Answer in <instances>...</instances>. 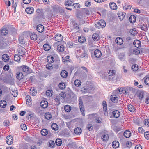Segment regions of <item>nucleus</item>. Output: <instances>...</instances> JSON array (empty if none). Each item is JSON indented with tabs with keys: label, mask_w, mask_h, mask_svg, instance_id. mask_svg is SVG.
<instances>
[{
	"label": "nucleus",
	"mask_w": 149,
	"mask_h": 149,
	"mask_svg": "<svg viewBox=\"0 0 149 149\" xmlns=\"http://www.w3.org/2000/svg\"><path fill=\"white\" fill-rule=\"evenodd\" d=\"M115 72L114 70H109L108 72V74L104 73L103 76L105 79L107 81H112L115 77Z\"/></svg>",
	"instance_id": "obj_1"
},
{
	"label": "nucleus",
	"mask_w": 149,
	"mask_h": 149,
	"mask_svg": "<svg viewBox=\"0 0 149 149\" xmlns=\"http://www.w3.org/2000/svg\"><path fill=\"white\" fill-rule=\"evenodd\" d=\"M18 69L28 74L31 73L32 72V70L30 68L26 65H22L18 67Z\"/></svg>",
	"instance_id": "obj_2"
},
{
	"label": "nucleus",
	"mask_w": 149,
	"mask_h": 149,
	"mask_svg": "<svg viewBox=\"0 0 149 149\" xmlns=\"http://www.w3.org/2000/svg\"><path fill=\"white\" fill-rule=\"evenodd\" d=\"M47 61L50 64L48 65H46V68H47L51 70L53 68L52 67V65L51 64L54 61V59L53 57L51 56L50 57L49 56L47 58Z\"/></svg>",
	"instance_id": "obj_3"
},
{
	"label": "nucleus",
	"mask_w": 149,
	"mask_h": 149,
	"mask_svg": "<svg viewBox=\"0 0 149 149\" xmlns=\"http://www.w3.org/2000/svg\"><path fill=\"white\" fill-rule=\"evenodd\" d=\"M105 26V22L102 19L100 20L99 21L97 22L95 24V26L97 28L101 27V28H103Z\"/></svg>",
	"instance_id": "obj_4"
},
{
	"label": "nucleus",
	"mask_w": 149,
	"mask_h": 149,
	"mask_svg": "<svg viewBox=\"0 0 149 149\" xmlns=\"http://www.w3.org/2000/svg\"><path fill=\"white\" fill-rule=\"evenodd\" d=\"M18 54L20 56L23 57L25 56L26 49L22 46L20 47L18 50Z\"/></svg>",
	"instance_id": "obj_5"
},
{
	"label": "nucleus",
	"mask_w": 149,
	"mask_h": 149,
	"mask_svg": "<svg viewBox=\"0 0 149 149\" xmlns=\"http://www.w3.org/2000/svg\"><path fill=\"white\" fill-rule=\"evenodd\" d=\"M8 30L6 26H3L1 31H0V36H5L8 33Z\"/></svg>",
	"instance_id": "obj_6"
},
{
	"label": "nucleus",
	"mask_w": 149,
	"mask_h": 149,
	"mask_svg": "<svg viewBox=\"0 0 149 149\" xmlns=\"http://www.w3.org/2000/svg\"><path fill=\"white\" fill-rule=\"evenodd\" d=\"M6 143L8 145H10L13 143V138L11 136H8L6 139Z\"/></svg>",
	"instance_id": "obj_7"
},
{
	"label": "nucleus",
	"mask_w": 149,
	"mask_h": 149,
	"mask_svg": "<svg viewBox=\"0 0 149 149\" xmlns=\"http://www.w3.org/2000/svg\"><path fill=\"white\" fill-rule=\"evenodd\" d=\"M18 70L17 72L16 77L18 79L20 80L23 78L24 75L21 70Z\"/></svg>",
	"instance_id": "obj_8"
},
{
	"label": "nucleus",
	"mask_w": 149,
	"mask_h": 149,
	"mask_svg": "<svg viewBox=\"0 0 149 149\" xmlns=\"http://www.w3.org/2000/svg\"><path fill=\"white\" fill-rule=\"evenodd\" d=\"M102 105L103 106V108L104 115L106 116H107L108 115V113L107 109V105L106 102L105 101H103Z\"/></svg>",
	"instance_id": "obj_9"
},
{
	"label": "nucleus",
	"mask_w": 149,
	"mask_h": 149,
	"mask_svg": "<svg viewBox=\"0 0 149 149\" xmlns=\"http://www.w3.org/2000/svg\"><path fill=\"white\" fill-rule=\"evenodd\" d=\"M34 11V8L33 7H27L25 9L26 12L28 14H31Z\"/></svg>",
	"instance_id": "obj_10"
},
{
	"label": "nucleus",
	"mask_w": 149,
	"mask_h": 149,
	"mask_svg": "<svg viewBox=\"0 0 149 149\" xmlns=\"http://www.w3.org/2000/svg\"><path fill=\"white\" fill-rule=\"evenodd\" d=\"M26 104L28 106H30L31 104V99L30 96L27 95L26 97Z\"/></svg>",
	"instance_id": "obj_11"
},
{
	"label": "nucleus",
	"mask_w": 149,
	"mask_h": 149,
	"mask_svg": "<svg viewBox=\"0 0 149 149\" xmlns=\"http://www.w3.org/2000/svg\"><path fill=\"white\" fill-rule=\"evenodd\" d=\"M56 41L58 42H60L63 40V37L60 34H56L55 37Z\"/></svg>",
	"instance_id": "obj_12"
},
{
	"label": "nucleus",
	"mask_w": 149,
	"mask_h": 149,
	"mask_svg": "<svg viewBox=\"0 0 149 149\" xmlns=\"http://www.w3.org/2000/svg\"><path fill=\"white\" fill-rule=\"evenodd\" d=\"M44 16V12L42 9H38V17L43 18Z\"/></svg>",
	"instance_id": "obj_13"
},
{
	"label": "nucleus",
	"mask_w": 149,
	"mask_h": 149,
	"mask_svg": "<svg viewBox=\"0 0 149 149\" xmlns=\"http://www.w3.org/2000/svg\"><path fill=\"white\" fill-rule=\"evenodd\" d=\"M40 106L43 108H46L48 106V102L46 101H42L40 103Z\"/></svg>",
	"instance_id": "obj_14"
},
{
	"label": "nucleus",
	"mask_w": 149,
	"mask_h": 149,
	"mask_svg": "<svg viewBox=\"0 0 149 149\" xmlns=\"http://www.w3.org/2000/svg\"><path fill=\"white\" fill-rule=\"evenodd\" d=\"M30 93L33 96L36 95L37 93L36 90L34 87H32L30 89Z\"/></svg>",
	"instance_id": "obj_15"
},
{
	"label": "nucleus",
	"mask_w": 149,
	"mask_h": 149,
	"mask_svg": "<svg viewBox=\"0 0 149 149\" xmlns=\"http://www.w3.org/2000/svg\"><path fill=\"white\" fill-rule=\"evenodd\" d=\"M60 134L61 136L66 137H68L70 136V133L68 131H61Z\"/></svg>",
	"instance_id": "obj_16"
},
{
	"label": "nucleus",
	"mask_w": 149,
	"mask_h": 149,
	"mask_svg": "<svg viewBox=\"0 0 149 149\" xmlns=\"http://www.w3.org/2000/svg\"><path fill=\"white\" fill-rule=\"evenodd\" d=\"M65 5L68 6H71L75 5L72 0H67L65 2Z\"/></svg>",
	"instance_id": "obj_17"
},
{
	"label": "nucleus",
	"mask_w": 149,
	"mask_h": 149,
	"mask_svg": "<svg viewBox=\"0 0 149 149\" xmlns=\"http://www.w3.org/2000/svg\"><path fill=\"white\" fill-rule=\"evenodd\" d=\"M133 44L137 48L140 47L141 45V42L138 40H136L134 41Z\"/></svg>",
	"instance_id": "obj_18"
},
{
	"label": "nucleus",
	"mask_w": 149,
	"mask_h": 149,
	"mask_svg": "<svg viewBox=\"0 0 149 149\" xmlns=\"http://www.w3.org/2000/svg\"><path fill=\"white\" fill-rule=\"evenodd\" d=\"M94 54L96 57L99 58L101 56L102 53L100 50L96 49L94 51Z\"/></svg>",
	"instance_id": "obj_19"
},
{
	"label": "nucleus",
	"mask_w": 149,
	"mask_h": 149,
	"mask_svg": "<svg viewBox=\"0 0 149 149\" xmlns=\"http://www.w3.org/2000/svg\"><path fill=\"white\" fill-rule=\"evenodd\" d=\"M137 97L140 99L141 100L144 97V93L143 91H138L137 93Z\"/></svg>",
	"instance_id": "obj_20"
},
{
	"label": "nucleus",
	"mask_w": 149,
	"mask_h": 149,
	"mask_svg": "<svg viewBox=\"0 0 149 149\" xmlns=\"http://www.w3.org/2000/svg\"><path fill=\"white\" fill-rule=\"evenodd\" d=\"M110 99L113 102H117L118 101V98L115 95H111L110 97Z\"/></svg>",
	"instance_id": "obj_21"
},
{
	"label": "nucleus",
	"mask_w": 149,
	"mask_h": 149,
	"mask_svg": "<svg viewBox=\"0 0 149 149\" xmlns=\"http://www.w3.org/2000/svg\"><path fill=\"white\" fill-rule=\"evenodd\" d=\"M101 138L103 141L106 142L108 140L109 136L107 134H104L102 135Z\"/></svg>",
	"instance_id": "obj_22"
},
{
	"label": "nucleus",
	"mask_w": 149,
	"mask_h": 149,
	"mask_svg": "<svg viewBox=\"0 0 149 149\" xmlns=\"http://www.w3.org/2000/svg\"><path fill=\"white\" fill-rule=\"evenodd\" d=\"M109 5L110 8L112 10H115L117 8L116 5L113 2L110 3Z\"/></svg>",
	"instance_id": "obj_23"
},
{
	"label": "nucleus",
	"mask_w": 149,
	"mask_h": 149,
	"mask_svg": "<svg viewBox=\"0 0 149 149\" xmlns=\"http://www.w3.org/2000/svg\"><path fill=\"white\" fill-rule=\"evenodd\" d=\"M92 38L95 41H98L100 39V36L98 34L94 33L92 35Z\"/></svg>",
	"instance_id": "obj_24"
},
{
	"label": "nucleus",
	"mask_w": 149,
	"mask_h": 149,
	"mask_svg": "<svg viewBox=\"0 0 149 149\" xmlns=\"http://www.w3.org/2000/svg\"><path fill=\"white\" fill-rule=\"evenodd\" d=\"M113 116L115 118H118L120 115V112L118 110H115L112 112Z\"/></svg>",
	"instance_id": "obj_25"
},
{
	"label": "nucleus",
	"mask_w": 149,
	"mask_h": 149,
	"mask_svg": "<svg viewBox=\"0 0 149 149\" xmlns=\"http://www.w3.org/2000/svg\"><path fill=\"white\" fill-rule=\"evenodd\" d=\"M115 41L117 44L119 45H121L123 43L122 39L120 37L117 38L116 39Z\"/></svg>",
	"instance_id": "obj_26"
},
{
	"label": "nucleus",
	"mask_w": 149,
	"mask_h": 149,
	"mask_svg": "<svg viewBox=\"0 0 149 149\" xmlns=\"http://www.w3.org/2000/svg\"><path fill=\"white\" fill-rule=\"evenodd\" d=\"M112 145L113 148H116L119 146V143L118 141H115L112 142Z\"/></svg>",
	"instance_id": "obj_27"
},
{
	"label": "nucleus",
	"mask_w": 149,
	"mask_h": 149,
	"mask_svg": "<svg viewBox=\"0 0 149 149\" xmlns=\"http://www.w3.org/2000/svg\"><path fill=\"white\" fill-rule=\"evenodd\" d=\"M129 21L132 23H134L136 21V17L134 15H131L129 19Z\"/></svg>",
	"instance_id": "obj_28"
},
{
	"label": "nucleus",
	"mask_w": 149,
	"mask_h": 149,
	"mask_svg": "<svg viewBox=\"0 0 149 149\" xmlns=\"http://www.w3.org/2000/svg\"><path fill=\"white\" fill-rule=\"evenodd\" d=\"M2 60L4 62L8 61L9 59V56L7 54H4L2 56Z\"/></svg>",
	"instance_id": "obj_29"
},
{
	"label": "nucleus",
	"mask_w": 149,
	"mask_h": 149,
	"mask_svg": "<svg viewBox=\"0 0 149 149\" xmlns=\"http://www.w3.org/2000/svg\"><path fill=\"white\" fill-rule=\"evenodd\" d=\"M131 133L130 131H125L124 132V136L127 138H129L130 136Z\"/></svg>",
	"instance_id": "obj_30"
},
{
	"label": "nucleus",
	"mask_w": 149,
	"mask_h": 149,
	"mask_svg": "<svg viewBox=\"0 0 149 149\" xmlns=\"http://www.w3.org/2000/svg\"><path fill=\"white\" fill-rule=\"evenodd\" d=\"M61 75L63 78H66L68 76V72H67L65 70H62L61 72Z\"/></svg>",
	"instance_id": "obj_31"
},
{
	"label": "nucleus",
	"mask_w": 149,
	"mask_h": 149,
	"mask_svg": "<svg viewBox=\"0 0 149 149\" xmlns=\"http://www.w3.org/2000/svg\"><path fill=\"white\" fill-rule=\"evenodd\" d=\"M44 31V26L41 24L38 25V32L42 33Z\"/></svg>",
	"instance_id": "obj_32"
},
{
	"label": "nucleus",
	"mask_w": 149,
	"mask_h": 149,
	"mask_svg": "<svg viewBox=\"0 0 149 149\" xmlns=\"http://www.w3.org/2000/svg\"><path fill=\"white\" fill-rule=\"evenodd\" d=\"M6 106V101L2 100L0 101V107H1L5 108Z\"/></svg>",
	"instance_id": "obj_33"
},
{
	"label": "nucleus",
	"mask_w": 149,
	"mask_h": 149,
	"mask_svg": "<svg viewBox=\"0 0 149 149\" xmlns=\"http://www.w3.org/2000/svg\"><path fill=\"white\" fill-rule=\"evenodd\" d=\"M125 15V13L121 12L118 14V15L119 17L120 20V21H122L123 18H124Z\"/></svg>",
	"instance_id": "obj_34"
},
{
	"label": "nucleus",
	"mask_w": 149,
	"mask_h": 149,
	"mask_svg": "<svg viewBox=\"0 0 149 149\" xmlns=\"http://www.w3.org/2000/svg\"><path fill=\"white\" fill-rule=\"evenodd\" d=\"M86 40L85 38L83 36H81L78 38V41L80 43L84 42Z\"/></svg>",
	"instance_id": "obj_35"
},
{
	"label": "nucleus",
	"mask_w": 149,
	"mask_h": 149,
	"mask_svg": "<svg viewBox=\"0 0 149 149\" xmlns=\"http://www.w3.org/2000/svg\"><path fill=\"white\" fill-rule=\"evenodd\" d=\"M57 50L60 52H63L64 51V47L61 45H60L57 46Z\"/></svg>",
	"instance_id": "obj_36"
},
{
	"label": "nucleus",
	"mask_w": 149,
	"mask_h": 149,
	"mask_svg": "<svg viewBox=\"0 0 149 149\" xmlns=\"http://www.w3.org/2000/svg\"><path fill=\"white\" fill-rule=\"evenodd\" d=\"M52 129L54 130H58V126L55 123H53L51 126Z\"/></svg>",
	"instance_id": "obj_37"
},
{
	"label": "nucleus",
	"mask_w": 149,
	"mask_h": 149,
	"mask_svg": "<svg viewBox=\"0 0 149 149\" xmlns=\"http://www.w3.org/2000/svg\"><path fill=\"white\" fill-rule=\"evenodd\" d=\"M19 43L22 45L25 43V41L24 40V37L23 35H21L19 38Z\"/></svg>",
	"instance_id": "obj_38"
},
{
	"label": "nucleus",
	"mask_w": 149,
	"mask_h": 149,
	"mask_svg": "<svg viewBox=\"0 0 149 149\" xmlns=\"http://www.w3.org/2000/svg\"><path fill=\"white\" fill-rule=\"evenodd\" d=\"M43 47L44 50L46 51H48L51 49L50 46L47 44H44Z\"/></svg>",
	"instance_id": "obj_39"
},
{
	"label": "nucleus",
	"mask_w": 149,
	"mask_h": 149,
	"mask_svg": "<svg viewBox=\"0 0 149 149\" xmlns=\"http://www.w3.org/2000/svg\"><path fill=\"white\" fill-rule=\"evenodd\" d=\"M77 18L80 19V20L83 18L84 16V14L81 12H78L76 15Z\"/></svg>",
	"instance_id": "obj_40"
},
{
	"label": "nucleus",
	"mask_w": 149,
	"mask_h": 149,
	"mask_svg": "<svg viewBox=\"0 0 149 149\" xmlns=\"http://www.w3.org/2000/svg\"><path fill=\"white\" fill-rule=\"evenodd\" d=\"M64 109L65 111L69 112L71 110V107L69 105H66L64 107Z\"/></svg>",
	"instance_id": "obj_41"
},
{
	"label": "nucleus",
	"mask_w": 149,
	"mask_h": 149,
	"mask_svg": "<svg viewBox=\"0 0 149 149\" xmlns=\"http://www.w3.org/2000/svg\"><path fill=\"white\" fill-rule=\"evenodd\" d=\"M30 37L31 40H36L37 38V36L36 34L33 33L31 35Z\"/></svg>",
	"instance_id": "obj_42"
},
{
	"label": "nucleus",
	"mask_w": 149,
	"mask_h": 149,
	"mask_svg": "<svg viewBox=\"0 0 149 149\" xmlns=\"http://www.w3.org/2000/svg\"><path fill=\"white\" fill-rule=\"evenodd\" d=\"M14 59L15 61H19L21 59L20 56L19 55V54H15L14 56Z\"/></svg>",
	"instance_id": "obj_43"
},
{
	"label": "nucleus",
	"mask_w": 149,
	"mask_h": 149,
	"mask_svg": "<svg viewBox=\"0 0 149 149\" xmlns=\"http://www.w3.org/2000/svg\"><path fill=\"white\" fill-rule=\"evenodd\" d=\"M55 143L57 146H61L62 143L61 140L60 139H56L55 141Z\"/></svg>",
	"instance_id": "obj_44"
},
{
	"label": "nucleus",
	"mask_w": 149,
	"mask_h": 149,
	"mask_svg": "<svg viewBox=\"0 0 149 149\" xmlns=\"http://www.w3.org/2000/svg\"><path fill=\"white\" fill-rule=\"evenodd\" d=\"M94 88L92 86H90L89 87L86 89V92L87 93H90L93 91L94 90Z\"/></svg>",
	"instance_id": "obj_45"
},
{
	"label": "nucleus",
	"mask_w": 149,
	"mask_h": 149,
	"mask_svg": "<svg viewBox=\"0 0 149 149\" xmlns=\"http://www.w3.org/2000/svg\"><path fill=\"white\" fill-rule=\"evenodd\" d=\"M88 55L86 52H85L82 53L81 55V57L84 58L85 59H86L88 58Z\"/></svg>",
	"instance_id": "obj_46"
},
{
	"label": "nucleus",
	"mask_w": 149,
	"mask_h": 149,
	"mask_svg": "<svg viewBox=\"0 0 149 149\" xmlns=\"http://www.w3.org/2000/svg\"><path fill=\"white\" fill-rule=\"evenodd\" d=\"M129 110L131 112L134 111L135 109L134 107L132 105L130 104L128 106Z\"/></svg>",
	"instance_id": "obj_47"
},
{
	"label": "nucleus",
	"mask_w": 149,
	"mask_h": 149,
	"mask_svg": "<svg viewBox=\"0 0 149 149\" xmlns=\"http://www.w3.org/2000/svg\"><path fill=\"white\" fill-rule=\"evenodd\" d=\"M52 116L49 113H45V117L47 120H49L52 118Z\"/></svg>",
	"instance_id": "obj_48"
},
{
	"label": "nucleus",
	"mask_w": 149,
	"mask_h": 149,
	"mask_svg": "<svg viewBox=\"0 0 149 149\" xmlns=\"http://www.w3.org/2000/svg\"><path fill=\"white\" fill-rule=\"evenodd\" d=\"M52 90H48L46 91V95L47 96H51L52 95Z\"/></svg>",
	"instance_id": "obj_49"
},
{
	"label": "nucleus",
	"mask_w": 149,
	"mask_h": 149,
	"mask_svg": "<svg viewBox=\"0 0 149 149\" xmlns=\"http://www.w3.org/2000/svg\"><path fill=\"white\" fill-rule=\"evenodd\" d=\"M81 82L78 80H76L74 81V84L77 86H79L81 84Z\"/></svg>",
	"instance_id": "obj_50"
},
{
	"label": "nucleus",
	"mask_w": 149,
	"mask_h": 149,
	"mask_svg": "<svg viewBox=\"0 0 149 149\" xmlns=\"http://www.w3.org/2000/svg\"><path fill=\"white\" fill-rule=\"evenodd\" d=\"M130 34L133 36H135L137 34V32L134 29L130 30Z\"/></svg>",
	"instance_id": "obj_51"
},
{
	"label": "nucleus",
	"mask_w": 149,
	"mask_h": 149,
	"mask_svg": "<svg viewBox=\"0 0 149 149\" xmlns=\"http://www.w3.org/2000/svg\"><path fill=\"white\" fill-rule=\"evenodd\" d=\"M80 111L82 113V115L84 116L85 115V110L84 107H79Z\"/></svg>",
	"instance_id": "obj_52"
},
{
	"label": "nucleus",
	"mask_w": 149,
	"mask_h": 149,
	"mask_svg": "<svg viewBox=\"0 0 149 149\" xmlns=\"http://www.w3.org/2000/svg\"><path fill=\"white\" fill-rule=\"evenodd\" d=\"M79 107H83V104L82 99L81 97H79Z\"/></svg>",
	"instance_id": "obj_53"
},
{
	"label": "nucleus",
	"mask_w": 149,
	"mask_h": 149,
	"mask_svg": "<svg viewBox=\"0 0 149 149\" xmlns=\"http://www.w3.org/2000/svg\"><path fill=\"white\" fill-rule=\"evenodd\" d=\"M145 138L147 139H149V131H146L144 133Z\"/></svg>",
	"instance_id": "obj_54"
},
{
	"label": "nucleus",
	"mask_w": 149,
	"mask_h": 149,
	"mask_svg": "<svg viewBox=\"0 0 149 149\" xmlns=\"http://www.w3.org/2000/svg\"><path fill=\"white\" fill-rule=\"evenodd\" d=\"M11 93L14 97H16L17 95V90L12 91Z\"/></svg>",
	"instance_id": "obj_55"
},
{
	"label": "nucleus",
	"mask_w": 149,
	"mask_h": 149,
	"mask_svg": "<svg viewBox=\"0 0 149 149\" xmlns=\"http://www.w3.org/2000/svg\"><path fill=\"white\" fill-rule=\"evenodd\" d=\"M59 87L61 89H63L65 88V84L64 83H60L59 84Z\"/></svg>",
	"instance_id": "obj_56"
},
{
	"label": "nucleus",
	"mask_w": 149,
	"mask_h": 149,
	"mask_svg": "<svg viewBox=\"0 0 149 149\" xmlns=\"http://www.w3.org/2000/svg\"><path fill=\"white\" fill-rule=\"evenodd\" d=\"M132 70L134 71H136L138 69V65L137 64H134L132 67Z\"/></svg>",
	"instance_id": "obj_57"
},
{
	"label": "nucleus",
	"mask_w": 149,
	"mask_h": 149,
	"mask_svg": "<svg viewBox=\"0 0 149 149\" xmlns=\"http://www.w3.org/2000/svg\"><path fill=\"white\" fill-rule=\"evenodd\" d=\"M21 129L23 130H26L27 128L26 125L25 124H22L20 125Z\"/></svg>",
	"instance_id": "obj_58"
},
{
	"label": "nucleus",
	"mask_w": 149,
	"mask_h": 149,
	"mask_svg": "<svg viewBox=\"0 0 149 149\" xmlns=\"http://www.w3.org/2000/svg\"><path fill=\"white\" fill-rule=\"evenodd\" d=\"M65 12V10L63 9L62 7L59 6L58 10V12H59L61 13H63Z\"/></svg>",
	"instance_id": "obj_59"
},
{
	"label": "nucleus",
	"mask_w": 149,
	"mask_h": 149,
	"mask_svg": "<svg viewBox=\"0 0 149 149\" xmlns=\"http://www.w3.org/2000/svg\"><path fill=\"white\" fill-rule=\"evenodd\" d=\"M10 124V122L9 120H5L3 123V125L6 126H9Z\"/></svg>",
	"instance_id": "obj_60"
},
{
	"label": "nucleus",
	"mask_w": 149,
	"mask_h": 149,
	"mask_svg": "<svg viewBox=\"0 0 149 149\" xmlns=\"http://www.w3.org/2000/svg\"><path fill=\"white\" fill-rule=\"evenodd\" d=\"M53 8L54 11L56 12H58V9L59 8V6L58 5H54L53 6Z\"/></svg>",
	"instance_id": "obj_61"
},
{
	"label": "nucleus",
	"mask_w": 149,
	"mask_h": 149,
	"mask_svg": "<svg viewBox=\"0 0 149 149\" xmlns=\"http://www.w3.org/2000/svg\"><path fill=\"white\" fill-rule=\"evenodd\" d=\"M49 144L50 147L51 148L53 147L55 145V144L54 141H50L49 142Z\"/></svg>",
	"instance_id": "obj_62"
},
{
	"label": "nucleus",
	"mask_w": 149,
	"mask_h": 149,
	"mask_svg": "<svg viewBox=\"0 0 149 149\" xmlns=\"http://www.w3.org/2000/svg\"><path fill=\"white\" fill-rule=\"evenodd\" d=\"M144 82L146 85H149V77H147L145 78Z\"/></svg>",
	"instance_id": "obj_63"
},
{
	"label": "nucleus",
	"mask_w": 149,
	"mask_h": 149,
	"mask_svg": "<svg viewBox=\"0 0 149 149\" xmlns=\"http://www.w3.org/2000/svg\"><path fill=\"white\" fill-rule=\"evenodd\" d=\"M144 123L145 125L149 126V120L146 119Z\"/></svg>",
	"instance_id": "obj_64"
}]
</instances>
